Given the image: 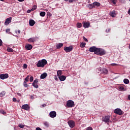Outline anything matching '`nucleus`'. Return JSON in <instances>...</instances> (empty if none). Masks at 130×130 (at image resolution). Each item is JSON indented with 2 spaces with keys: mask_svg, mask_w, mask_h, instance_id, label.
<instances>
[{
  "mask_svg": "<svg viewBox=\"0 0 130 130\" xmlns=\"http://www.w3.org/2000/svg\"><path fill=\"white\" fill-rule=\"evenodd\" d=\"M36 9H37V6L36 5H34L32 9H31V11H35V10H36Z\"/></svg>",
  "mask_w": 130,
  "mask_h": 130,
  "instance_id": "34",
  "label": "nucleus"
},
{
  "mask_svg": "<svg viewBox=\"0 0 130 130\" xmlns=\"http://www.w3.org/2000/svg\"><path fill=\"white\" fill-rule=\"evenodd\" d=\"M58 78L59 79L60 81H61V82H63V81H64L66 79H67V77L63 75H61L58 77Z\"/></svg>",
  "mask_w": 130,
  "mask_h": 130,
  "instance_id": "15",
  "label": "nucleus"
},
{
  "mask_svg": "<svg viewBox=\"0 0 130 130\" xmlns=\"http://www.w3.org/2000/svg\"><path fill=\"white\" fill-rule=\"evenodd\" d=\"M94 8H96V7H100V3L98 2H94L93 3Z\"/></svg>",
  "mask_w": 130,
  "mask_h": 130,
  "instance_id": "22",
  "label": "nucleus"
},
{
  "mask_svg": "<svg viewBox=\"0 0 130 130\" xmlns=\"http://www.w3.org/2000/svg\"><path fill=\"white\" fill-rule=\"evenodd\" d=\"M128 48L130 49V44L129 45Z\"/></svg>",
  "mask_w": 130,
  "mask_h": 130,
  "instance_id": "60",
  "label": "nucleus"
},
{
  "mask_svg": "<svg viewBox=\"0 0 130 130\" xmlns=\"http://www.w3.org/2000/svg\"><path fill=\"white\" fill-rule=\"evenodd\" d=\"M95 54L98 55H104L105 54V51L103 49L98 48L97 51L95 52Z\"/></svg>",
  "mask_w": 130,
  "mask_h": 130,
  "instance_id": "2",
  "label": "nucleus"
},
{
  "mask_svg": "<svg viewBox=\"0 0 130 130\" xmlns=\"http://www.w3.org/2000/svg\"><path fill=\"white\" fill-rule=\"evenodd\" d=\"M1 2H4L5 0H0Z\"/></svg>",
  "mask_w": 130,
  "mask_h": 130,
  "instance_id": "61",
  "label": "nucleus"
},
{
  "mask_svg": "<svg viewBox=\"0 0 130 130\" xmlns=\"http://www.w3.org/2000/svg\"><path fill=\"white\" fill-rule=\"evenodd\" d=\"M106 31L108 32H110V28H108V29H106Z\"/></svg>",
  "mask_w": 130,
  "mask_h": 130,
  "instance_id": "52",
  "label": "nucleus"
},
{
  "mask_svg": "<svg viewBox=\"0 0 130 130\" xmlns=\"http://www.w3.org/2000/svg\"><path fill=\"white\" fill-rule=\"evenodd\" d=\"M57 75L58 77H60V76H61V75H62V71L61 70H58L57 72Z\"/></svg>",
  "mask_w": 130,
  "mask_h": 130,
  "instance_id": "24",
  "label": "nucleus"
},
{
  "mask_svg": "<svg viewBox=\"0 0 130 130\" xmlns=\"http://www.w3.org/2000/svg\"><path fill=\"white\" fill-rule=\"evenodd\" d=\"M76 26H77V28H81L82 27V23L78 22L77 23Z\"/></svg>",
  "mask_w": 130,
  "mask_h": 130,
  "instance_id": "32",
  "label": "nucleus"
},
{
  "mask_svg": "<svg viewBox=\"0 0 130 130\" xmlns=\"http://www.w3.org/2000/svg\"><path fill=\"white\" fill-rule=\"evenodd\" d=\"M84 28H89L90 26V23L87 22H84L83 23Z\"/></svg>",
  "mask_w": 130,
  "mask_h": 130,
  "instance_id": "14",
  "label": "nucleus"
},
{
  "mask_svg": "<svg viewBox=\"0 0 130 130\" xmlns=\"http://www.w3.org/2000/svg\"><path fill=\"white\" fill-rule=\"evenodd\" d=\"M45 12H41L40 13V16H41V17H44V16H45Z\"/></svg>",
  "mask_w": 130,
  "mask_h": 130,
  "instance_id": "30",
  "label": "nucleus"
},
{
  "mask_svg": "<svg viewBox=\"0 0 130 130\" xmlns=\"http://www.w3.org/2000/svg\"><path fill=\"white\" fill-rule=\"evenodd\" d=\"M123 82L124 84H128V83H129V80L127 79H124Z\"/></svg>",
  "mask_w": 130,
  "mask_h": 130,
  "instance_id": "33",
  "label": "nucleus"
},
{
  "mask_svg": "<svg viewBox=\"0 0 130 130\" xmlns=\"http://www.w3.org/2000/svg\"><path fill=\"white\" fill-rule=\"evenodd\" d=\"M111 66H112V67H115L116 66H119V64H117V63H111Z\"/></svg>",
  "mask_w": 130,
  "mask_h": 130,
  "instance_id": "40",
  "label": "nucleus"
},
{
  "mask_svg": "<svg viewBox=\"0 0 130 130\" xmlns=\"http://www.w3.org/2000/svg\"><path fill=\"white\" fill-rule=\"evenodd\" d=\"M96 72L99 74V73H101V74H102V70H101V68L99 67V68L96 69Z\"/></svg>",
  "mask_w": 130,
  "mask_h": 130,
  "instance_id": "28",
  "label": "nucleus"
},
{
  "mask_svg": "<svg viewBox=\"0 0 130 130\" xmlns=\"http://www.w3.org/2000/svg\"><path fill=\"white\" fill-rule=\"evenodd\" d=\"M83 40H84V41L86 42H88V39H87V38H86L85 37H83Z\"/></svg>",
  "mask_w": 130,
  "mask_h": 130,
  "instance_id": "45",
  "label": "nucleus"
},
{
  "mask_svg": "<svg viewBox=\"0 0 130 130\" xmlns=\"http://www.w3.org/2000/svg\"><path fill=\"white\" fill-rule=\"evenodd\" d=\"M28 66L26 64H23V69H27Z\"/></svg>",
  "mask_w": 130,
  "mask_h": 130,
  "instance_id": "44",
  "label": "nucleus"
},
{
  "mask_svg": "<svg viewBox=\"0 0 130 130\" xmlns=\"http://www.w3.org/2000/svg\"><path fill=\"white\" fill-rule=\"evenodd\" d=\"M62 46H63V44H62V43H59L56 45L57 49H59V48L62 47Z\"/></svg>",
  "mask_w": 130,
  "mask_h": 130,
  "instance_id": "16",
  "label": "nucleus"
},
{
  "mask_svg": "<svg viewBox=\"0 0 130 130\" xmlns=\"http://www.w3.org/2000/svg\"><path fill=\"white\" fill-rule=\"evenodd\" d=\"M29 24L30 26H33L34 25H35V21L33 19H30L29 21Z\"/></svg>",
  "mask_w": 130,
  "mask_h": 130,
  "instance_id": "17",
  "label": "nucleus"
},
{
  "mask_svg": "<svg viewBox=\"0 0 130 130\" xmlns=\"http://www.w3.org/2000/svg\"><path fill=\"white\" fill-rule=\"evenodd\" d=\"M29 81V76H27L25 78V82H28Z\"/></svg>",
  "mask_w": 130,
  "mask_h": 130,
  "instance_id": "41",
  "label": "nucleus"
},
{
  "mask_svg": "<svg viewBox=\"0 0 130 130\" xmlns=\"http://www.w3.org/2000/svg\"><path fill=\"white\" fill-rule=\"evenodd\" d=\"M102 73H103L105 75H107V74H108V70H107V69H103L102 71Z\"/></svg>",
  "mask_w": 130,
  "mask_h": 130,
  "instance_id": "20",
  "label": "nucleus"
},
{
  "mask_svg": "<svg viewBox=\"0 0 130 130\" xmlns=\"http://www.w3.org/2000/svg\"><path fill=\"white\" fill-rule=\"evenodd\" d=\"M13 100L14 102H16V101H17V99L16 98H14L13 99Z\"/></svg>",
  "mask_w": 130,
  "mask_h": 130,
  "instance_id": "54",
  "label": "nucleus"
},
{
  "mask_svg": "<svg viewBox=\"0 0 130 130\" xmlns=\"http://www.w3.org/2000/svg\"><path fill=\"white\" fill-rule=\"evenodd\" d=\"M10 29H6V33H8V34H11V32H10Z\"/></svg>",
  "mask_w": 130,
  "mask_h": 130,
  "instance_id": "43",
  "label": "nucleus"
},
{
  "mask_svg": "<svg viewBox=\"0 0 130 130\" xmlns=\"http://www.w3.org/2000/svg\"><path fill=\"white\" fill-rule=\"evenodd\" d=\"M18 126L20 128H24L25 127V125L20 124L18 125Z\"/></svg>",
  "mask_w": 130,
  "mask_h": 130,
  "instance_id": "37",
  "label": "nucleus"
},
{
  "mask_svg": "<svg viewBox=\"0 0 130 130\" xmlns=\"http://www.w3.org/2000/svg\"><path fill=\"white\" fill-rule=\"evenodd\" d=\"M23 86L25 87H28V84H27V82H26V81L23 82Z\"/></svg>",
  "mask_w": 130,
  "mask_h": 130,
  "instance_id": "39",
  "label": "nucleus"
},
{
  "mask_svg": "<svg viewBox=\"0 0 130 130\" xmlns=\"http://www.w3.org/2000/svg\"><path fill=\"white\" fill-rule=\"evenodd\" d=\"M86 130H93V128L91 127H88Z\"/></svg>",
  "mask_w": 130,
  "mask_h": 130,
  "instance_id": "46",
  "label": "nucleus"
},
{
  "mask_svg": "<svg viewBox=\"0 0 130 130\" xmlns=\"http://www.w3.org/2000/svg\"><path fill=\"white\" fill-rule=\"evenodd\" d=\"M32 46L30 44H27L25 45V48L26 49H27V50H30L32 49Z\"/></svg>",
  "mask_w": 130,
  "mask_h": 130,
  "instance_id": "18",
  "label": "nucleus"
},
{
  "mask_svg": "<svg viewBox=\"0 0 130 130\" xmlns=\"http://www.w3.org/2000/svg\"><path fill=\"white\" fill-rule=\"evenodd\" d=\"M47 64V61L44 59L38 61V63H37V67H38V68H44Z\"/></svg>",
  "mask_w": 130,
  "mask_h": 130,
  "instance_id": "1",
  "label": "nucleus"
},
{
  "mask_svg": "<svg viewBox=\"0 0 130 130\" xmlns=\"http://www.w3.org/2000/svg\"><path fill=\"white\" fill-rule=\"evenodd\" d=\"M30 99H35L34 95H30Z\"/></svg>",
  "mask_w": 130,
  "mask_h": 130,
  "instance_id": "53",
  "label": "nucleus"
},
{
  "mask_svg": "<svg viewBox=\"0 0 130 130\" xmlns=\"http://www.w3.org/2000/svg\"><path fill=\"white\" fill-rule=\"evenodd\" d=\"M64 50L66 52H71V51H72V50H73V47H72V46L64 47Z\"/></svg>",
  "mask_w": 130,
  "mask_h": 130,
  "instance_id": "10",
  "label": "nucleus"
},
{
  "mask_svg": "<svg viewBox=\"0 0 130 130\" xmlns=\"http://www.w3.org/2000/svg\"><path fill=\"white\" fill-rule=\"evenodd\" d=\"M98 48H96L95 46L91 47L89 48V51L90 52H94L95 54H96V52L97 51Z\"/></svg>",
  "mask_w": 130,
  "mask_h": 130,
  "instance_id": "7",
  "label": "nucleus"
},
{
  "mask_svg": "<svg viewBox=\"0 0 130 130\" xmlns=\"http://www.w3.org/2000/svg\"><path fill=\"white\" fill-rule=\"evenodd\" d=\"M88 8L89 9H90V10H92V9L94 8V5L93 4V3L91 4H89Z\"/></svg>",
  "mask_w": 130,
  "mask_h": 130,
  "instance_id": "26",
  "label": "nucleus"
},
{
  "mask_svg": "<svg viewBox=\"0 0 130 130\" xmlns=\"http://www.w3.org/2000/svg\"><path fill=\"white\" fill-rule=\"evenodd\" d=\"M6 95V92L5 91H2V92L0 93V97H4Z\"/></svg>",
  "mask_w": 130,
  "mask_h": 130,
  "instance_id": "31",
  "label": "nucleus"
},
{
  "mask_svg": "<svg viewBox=\"0 0 130 130\" xmlns=\"http://www.w3.org/2000/svg\"><path fill=\"white\" fill-rule=\"evenodd\" d=\"M37 83H38V79H36L34 81V82L32 84V85L37 89L38 88V85H37Z\"/></svg>",
  "mask_w": 130,
  "mask_h": 130,
  "instance_id": "12",
  "label": "nucleus"
},
{
  "mask_svg": "<svg viewBox=\"0 0 130 130\" xmlns=\"http://www.w3.org/2000/svg\"><path fill=\"white\" fill-rule=\"evenodd\" d=\"M43 124L45 125V126H46V127H48V126H49V123L48 122H44Z\"/></svg>",
  "mask_w": 130,
  "mask_h": 130,
  "instance_id": "29",
  "label": "nucleus"
},
{
  "mask_svg": "<svg viewBox=\"0 0 130 130\" xmlns=\"http://www.w3.org/2000/svg\"><path fill=\"white\" fill-rule=\"evenodd\" d=\"M114 113L118 114V115H122V111L119 108H117L114 110Z\"/></svg>",
  "mask_w": 130,
  "mask_h": 130,
  "instance_id": "5",
  "label": "nucleus"
},
{
  "mask_svg": "<svg viewBox=\"0 0 130 130\" xmlns=\"http://www.w3.org/2000/svg\"><path fill=\"white\" fill-rule=\"evenodd\" d=\"M31 12H32V10H31V9L30 10H28L27 11V13H30Z\"/></svg>",
  "mask_w": 130,
  "mask_h": 130,
  "instance_id": "55",
  "label": "nucleus"
},
{
  "mask_svg": "<svg viewBox=\"0 0 130 130\" xmlns=\"http://www.w3.org/2000/svg\"><path fill=\"white\" fill-rule=\"evenodd\" d=\"M67 107H69V108L74 107V106H75V103H74V101H73L72 100H69L67 102Z\"/></svg>",
  "mask_w": 130,
  "mask_h": 130,
  "instance_id": "4",
  "label": "nucleus"
},
{
  "mask_svg": "<svg viewBox=\"0 0 130 130\" xmlns=\"http://www.w3.org/2000/svg\"><path fill=\"white\" fill-rule=\"evenodd\" d=\"M15 33H18V34H20V33H21V30H18V31H17V30L15 31Z\"/></svg>",
  "mask_w": 130,
  "mask_h": 130,
  "instance_id": "47",
  "label": "nucleus"
},
{
  "mask_svg": "<svg viewBox=\"0 0 130 130\" xmlns=\"http://www.w3.org/2000/svg\"><path fill=\"white\" fill-rule=\"evenodd\" d=\"M33 80H34V78L33 77V76H31L29 78V81L30 82H33Z\"/></svg>",
  "mask_w": 130,
  "mask_h": 130,
  "instance_id": "38",
  "label": "nucleus"
},
{
  "mask_svg": "<svg viewBox=\"0 0 130 130\" xmlns=\"http://www.w3.org/2000/svg\"><path fill=\"white\" fill-rule=\"evenodd\" d=\"M111 117V116L110 115L106 116L102 118V121L106 122V123H107V122H111V121L110 120Z\"/></svg>",
  "mask_w": 130,
  "mask_h": 130,
  "instance_id": "3",
  "label": "nucleus"
},
{
  "mask_svg": "<svg viewBox=\"0 0 130 130\" xmlns=\"http://www.w3.org/2000/svg\"><path fill=\"white\" fill-rule=\"evenodd\" d=\"M36 129V130H42V129H41V128L40 127H37Z\"/></svg>",
  "mask_w": 130,
  "mask_h": 130,
  "instance_id": "51",
  "label": "nucleus"
},
{
  "mask_svg": "<svg viewBox=\"0 0 130 130\" xmlns=\"http://www.w3.org/2000/svg\"><path fill=\"white\" fill-rule=\"evenodd\" d=\"M0 113H2V114H6L5 111L3 110H0Z\"/></svg>",
  "mask_w": 130,
  "mask_h": 130,
  "instance_id": "42",
  "label": "nucleus"
},
{
  "mask_svg": "<svg viewBox=\"0 0 130 130\" xmlns=\"http://www.w3.org/2000/svg\"><path fill=\"white\" fill-rule=\"evenodd\" d=\"M17 94L18 96H21V93L17 92Z\"/></svg>",
  "mask_w": 130,
  "mask_h": 130,
  "instance_id": "57",
  "label": "nucleus"
},
{
  "mask_svg": "<svg viewBox=\"0 0 130 130\" xmlns=\"http://www.w3.org/2000/svg\"><path fill=\"white\" fill-rule=\"evenodd\" d=\"M0 24H1V21H0Z\"/></svg>",
  "mask_w": 130,
  "mask_h": 130,
  "instance_id": "63",
  "label": "nucleus"
},
{
  "mask_svg": "<svg viewBox=\"0 0 130 130\" xmlns=\"http://www.w3.org/2000/svg\"><path fill=\"white\" fill-rule=\"evenodd\" d=\"M2 45H3V41L0 39V46H2Z\"/></svg>",
  "mask_w": 130,
  "mask_h": 130,
  "instance_id": "49",
  "label": "nucleus"
},
{
  "mask_svg": "<svg viewBox=\"0 0 130 130\" xmlns=\"http://www.w3.org/2000/svg\"><path fill=\"white\" fill-rule=\"evenodd\" d=\"M49 115L51 118H54V117H56V112L54 111H51L50 112Z\"/></svg>",
  "mask_w": 130,
  "mask_h": 130,
  "instance_id": "9",
  "label": "nucleus"
},
{
  "mask_svg": "<svg viewBox=\"0 0 130 130\" xmlns=\"http://www.w3.org/2000/svg\"><path fill=\"white\" fill-rule=\"evenodd\" d=\"M128 100H130V94L128 95Z\"/></svg>",
  "mask_w": 130,
  "mask_h": 130,
  "instance_id": "59",
  "label": "nucleus"
},
{
  "mask_svg": "<svg viewBox=\"0 0 130 130\" xmlns=\"http://www.w3.org/2000/svg\"><path fill=\"white\" fill-rule=\"evenodd\" d=\"M45 106H46V104H43L41 106V107H45Z\"/></svg>",
  "mask_w": 130,
  "mask_h": 130,
  "instance_id": "50",
  "label": "nucleus"
},
{
  "mask_svg": "<svg viewBox=\"0 0 130 130\" xmlns=\"http://www.w3.org/2000/svg\"><path fill=\"white\" fill-rule=\"evenodd\" d=\"M117 2V0H111V3H112V4H113V5H116Z\"/></svg>",
  "mask_w": 130,
  "mask_h": 130,
  "instance_id": "36",
  "label": "nucleus"
},
{
  "mask_svg": "<svg viewBox=\"0 0 130 130\" xmlns=\"http://www.w3.org/2000/svg\"><path fill=\"white\" fill-rule=\"evenodd\" d=\"M68 124L71 128H73V127H75V121L73 120H70L68 121Z\"/></svg>",
  "mask_w": 130,
  "mask_h": 130,
  "instance_id": "8",
  "label": "nucleus"
},
{
  "mask_svg": "<svg viewBox=\"0 0 130 130\" xmlns=\"http://www.w3.org/2000/svg\"><path fill=\"white\" fill-rule=\"evenodd\" d=\"M110 16L113 17H115L116 16V13H115V11H113L111 12H110Z\"/></svg>",
  "mask_w": 130,
  "mask_h": 130,
  "instance_id": "23",
  "label": "nucleus"
},
{
  "mask_svg": "<svg viewBox=\"0 0 130 130\" xmlns=\"http://www.w3.org/2000/svg\"><path fill=\"white\" fill-rule=\"evenodd\" d=\"M118 90L119 91H121L122 92H123V91H125V89H124V87L123 86H118Z\"/></svg>",
  "mask_w": 130,
  "mask_h": 130,
  "instance_id": "21",
  "label": "nucleus"
},
{
  "mask_svg": "<svg viewBox=\"0 0 130 130\" xmlns=\"http://www.w3.org/2000/svg\"><path fill=\"white\" fill-rule=\"evenodd\" d=\"M47 77V73H44L43 74H41L40 78L41 79H45Z\"/></svg>",
  "mask_w": 130,
  "mask_h": 130,
  "instance_id": "19",
  "label": "nucleus"
},
{
  "mask_svg": "<svg viewBox=\"0 0 130 130\" xmlns=\"http://www.w3.org/2000/svg\"><path fill=\"white\" fill-rule=\"evenodd\" d=\"M54 79L55 81H58V78H57V77H56V76H55Z\"/></svg>",
  "mask_w": 130,
  "mask_h": 130,
  "instance_id": "48",
  "label": "nucleus"
},
{
  "mask_svg": "<svg viewBox=\"0 0 130 130\" xmlns=\"http://www.w3.org/2000/svg\"><path fill=\"white\" fill-rule=\"evenodd\" d=\"M18 2H20V3H22V2H24L25 0H17Z\"/></svg>",
  "mask_w": 130,
  "mask_h": 130,
  "instance_id": "56",
  "label": "nucleus"
},
{
  "mask_svg": "<svg viewBox=\"0 0 130 130\" xmlns=\"http://www.w3.org/2000/svg\"><path fill=\"white\" fill-rule=\"evenodd\" d=\"M36 39L35 38H30L28 40V42H35L36 41Z\"/></svg>",
  "mask_w": 130,
  "mask_h": 130,
  "instance_id": "25",
  "label": "nucleus"
},
{
  "mask_svg": "<svg viewBox=\"0 0 130 130\" xmlns=\"http://www.w3.org/2000/svg\"><path fill=\"white\" fill-rule=\"evenodd\" d=\"M85 45H86V43H82L80 44V47L84 48V47H85Z\"/></svg>",
  "mask_w": 130,
  "mask_h": 130,
  "instance_id": "35",
  "label": "nucleus"
},
{
  "mask_svg": "<svg viewBox=\"0 0 130 130\" xmlns=\"http://www.w3.org/2000/svg\"><path fill=\"white\" fill-rule=\"evenodd\" d=\"M7 50V51H8V52H13L14 51V50H13L12 48H10V47H8Z\"/></svg>",
  "mask_w": 130,
  "mask_h": 130,
  "instance_id": "27",
  "label": "nucleus"
},
{
  "mask_svg": "<svg viewBox=\"0 0 130 130\" xmlns=\"http://www.w3.org/2000/svg\"><path fill=\"white\" fill-rule=\"evenodd\" d=\"M21 108L24 109V110H29V109H30V107H29V105L25 104L22 105Z\"/></svg>",
  "mask_w": 130,
  "mask_h": 130,
  "instance_id": "13",
  "label": "nucleus"
},
{
  "mask_svg": "<svg viewBox=\"0 0 130 130\" xmlns=\"http://www.w3.org/2000/svg\"><path fill=\"white\" fill-rule=\"evenodd\" d=\"M35 96H36V98H37V95H35Z\"/></svg>",
  "mask_w": 130,
  "mask_h": 130,
  "instance_id": "62",
  "label": "nucleus"
},
{
  "mask_svg": "<svg viewBox=\"0 0 130 130\" xmlns=\"http://www.w3.org/2000/svg\"><path fill=\"white\" fill-rule=\"evenodd\" d=\"M48 15H49V16H50V17H51V14L50 13H48Z\"/></svg>",
  "mask_w": 130,
  "mask_h": 130,
  "instance_id": "58",
  "label": "nucleus"
},
{
  "mask_svg": "<svg viewBox=\"0 0 130 130\" xmlns=\"http://www.w3.org/2000/svg\"><path fill=\"white\" fill-rule=\"evenodd\" d=\"M9 78V75L8 74H0V79L2 80H5V79H8Z\"/></svg>",
  "mask_w": 130,
  "mask_h": 130,
  "instance_id": "11",
  "label": "nucleus"
},
{
  "mask_svg": "<svg viewBox=\"0 0 130 130\" xmlns=\"http://www.w3.org/2000/svg\"><path fill=\"white\" fill-rule=\"evenodd\" d=\"M10 23H12V17H9L5 20V22L4 23L5 26H8L10 24Z\"/></svg>",
  "mask_w": 130,
  "mask_h": 130,
  "instance_id": "6",
  "label": "nucleus"
}]
</instances>
